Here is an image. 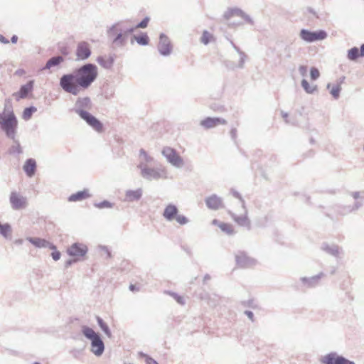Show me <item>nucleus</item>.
Instances as JSON below:
<instances>
[{
    "instance_id": "f257e3e1",
    "label": "nucleus",
    "mask_w": 364,
    "mask_h": 364,
    "mask_svg": "<svg viewBox=\"0 0 364 364\" xmlns=\"http://www.w3.org/2000/svg\"><path fill=\"white\" fill-rule=\"evenodd\" d=\"M97 68L95 65L86 64L75 73L64 75L60 78V86L67 92L77 95L81 89L90 86L97 77Z\"/></svg>"
},
{
    "instance_id": "f03ea898",
    "label": "nucleus",
    "mask_w": 364,
    "mask_h": 364,
    "mask_svg": "<svg viewBox=\"0 0 364 364\" xmlns=\"http://www.w3.org/2000/svg\"><path fill=\"white\" fill-rule=\"evenodd\" d=\"M0 124L8 136L14 137L18 122L12 111H4L0 114Z\"/></svg>"
},
{
    "instance_id": "7ed1b4c3",
    "label": "nucleus",
    "mask_w": 364,
    "mask_h": 364,
    "mask_svg": "<svg viewBox=\"0 0 364 364\" xmlns=\"http://www.w3.org/2000/svg\"><path fill=\"white\" fill-rule=\"evenodd\" d=\"M82 333L88 339L91 340V350L96 355H100L104 351V343L100 336L92 328L84 326Z\"/></svg>"
},
{
    "instance_id": "20e7f679",
    "label": "nucleus",
    "mask_w": 364,
    "mask_h": 364,
    "mask_svg": "<svg viewBox=\"0 0 364 364\" xmlns=\"http://www.w3.org/2000/svg\"><path fill=\"white\" fill-rule=\"evenodd\" d=\"M300 37L304 41L314 42L325 39L327 37V33L322 30L317 31H310L306 29H302L300 31Z\"/></svg>"
},
{
    "instance_id": "39448f33",
    "label": "nucleus",
    "mask_w": 364,
    "mask_h": 364,
    "mask_svg": "<svg viewBox=\"0 0 364 364\" xmlns=\"http://www.w3.org/2000/svg\"><path fill=\"white\" fill-rule=\"evenodd\" d=\"M162 154L166 156L168 161L175 166L180 167L183 165V160L181 157L176 153V151L171 147H165Z\"/></svg>"
},
{
    "instance_id": "423d86ee",
    "label": "nucleus",
    "mask_w": 364,
    "mask_h": 364,
    "mask_svg": "<svg viewBox=\"0 0 364 364\" xmlns=\"http://www.w3.org/2000/svg\"><path fill=\"white\" fill-rule=\"evenodd\" d=\"M9 199L12 208L15 210L25 208L27 205L26 198L17 192H11Z\"/></svg>"
},
{
    "instance_id": "0eeeda50",
    "label": "nucleus",
    "mask_w": 364,
    "mask_h": 364,
    "mask_svg": "<svg viewBox=\"0 0 364 364\" xmlns=\"http://www.w3.org/2000/svg\"><path fill=\"white\" fill-rule=\"evenodd\" d=\"M80 117L85 119L91 127H92L96 131L100 132L103 130V126L102 123L96 119L94 116L90 114L89 112L82 111L80 112Z\"/></svg>"
},
{
    "instance_id": "6e6552de",
    "label": "nucleus",
    "mask_w": 364,
    "mask_h": 364,
    "mask_svg": "<svg viewBox=\"0 0 364 364\" xmlns=\"http://www.w3.org/2000/svg\"><path fill=\"white\" fill-rule=\"evenodd\" d=\"M91 55V50L88 43L80 42L76 49V55L78 60H85Z\"/></svg>"
},
{
    "instance_id": "1a4fd4ad",
    "label": "nucleus",
    "mask_w": 364,
    "mask_h": 364,
    "mask_svg": "<svg viewBox=\"0 0 364 364\" xmlns=\"http://www.w3.org/2000/svg\"><path fill=\"white\" fill-rule=\"evenodd\" d=\"M87 252L86 245L79 243L72 245L67 250L70 256L75 257H82L85 255Z\"/></svg>"
},
{
    "instance_id": "9d476101",
    "label": "nucleus",
    "mask_w": 364,
    "mask_h": 364,
    "mask_svg": "<svg viewBox=\"0 0 364 364\" xmlns=\"http://www.w3.org/2000/svg\"><path fill=\"white\" fill-rule=\"evenodd\" d=\"M237 266L240 268H250L255 264L253 259L248 257L246 254L241 252L236 256Z\"/></svg>"
},
{
    "instance_id": "9b49d317",
    "label": "nucleus",
    "mask_w": 364,
    "mask_h": 364,
    "mask_svg": "<svg viewBox=\"0 0 364 364\" xmlns=\"http://www.w3.org/2000/svg\"><path fill=\"white\" fill-rule=\"evenodd\" d=\"M200 124L205 129H211L220 124H225L226 120L219 117H207L203 119Z\"/></svg>"
},
{
    "instance_id": "f8f14e48",
    "label": "nucleus",
    "mask_w": 364,
    "mask_h": 364,
    "mask_svg": "<svg viewBox=\"0 0 364 364\" xmlns=\"http://www.w3.org/2000/svg\"><path fill=\"white\" fill-rule=\"evenodd\" d=\"M158 48L159 52L162 55H166L171 53L172 47L170 41L167 36L163 34L160 36Z\"/></svg>"
},
{
    "instance_id": "ddd939ff",
    "label": "nucleus",
    "mask_w": 364,
    "mask_h": 364,
    "mask_svg": "<svg viewBox=\"0 0 364 364\" xmlns=\"http://www.w3.org/2000/svg\"><path fill=\"white\" fill-rule=\"evenodd\" d=\"M33 88V81H29L26 85L21 86L19 91L14 93V96L15 99L18 101L21 99H24L28 97V94L31 93Z\"/></svg>"
},
{
    "instance_id": "4468645a",
    "label": "nucleus",
    "mask_w": 364,
    "mask_h": 364,
    "mask_svg": "<svg viewBox=\"0 0 364 364\" xmlns=\"http://www.w3.org/2000/svg\"><path fill=\"white\" fill-rule=\"evenodd\" d=\"M32 245L38 248L48 247L50 250H55L56 247L52 243L49 242L45 239L39 237H28L27 238Z\"/></svg>"
},
{
    "instance_id": "2eb2a0df",
    "label": "nucleus",
    "mask_w": 364,
    "mask_h": 364,
    "mask_svg": "<svg viewBox=\"0 0 364 364\" xmlns=\"http://www.w3.org/2000/svg\"><path fill=\"white\" fill-rule=\"evenodd\" d=\"M205 203L210 209L218 210L223 207V201L221 198L216 195L208 197L205 200Z\"/></svg>"
},
{
    "instance_id": "dca6fc26",
    "label": "nucleus",
    "mask_w": 364,
    "mask_h": 364,
    "mask_svg": "<svg viewBox=\"0 0 364 364\" xmlns=\"http://www.w3.org/2000/svg\"><path fill=\"white\" fill-rule=\"evenodd\" d=\"M212 224L218 226L223 232L228 235H232L234 233V228L231 224L220 222L216 219L212 221Z\"/></svg>"
},
{
    "instance_id": "f3484780",
    "label": "nucleus",
    "mask_w": 364,
    "mask_h": 364,
    "mask_svg": "<svg viewBox=\"0 0 364 364\" xmlns=\"http://www.w3.org/2000/svg\"><path fill=\"white\" fill-rule=\"evenodd\" d=\"M178 213L177 208L173 205H168L164 209L163 215L168 220H172L174 219Z\"/></svg>"
},
{
    "instance_id": "a211bd4d",
    "label": "nucleus",
    "mask_w": 364,
    "mask_h": 364,
    "mask_svg": "<svg viewBox=\"0 0 364 364\" xmlns=\"http://www.w3.org/2000/svg\"><path fill=\"white\" fill-rule=\"evenodd\" d=\"M364 56V44L360 47V50L356 47L350 49L348 52V58L351 60H356L358 57Z\"/></svg>"
},
{
    "instance_id": "6ab92c4d",
    "label": "nucleus",
    "mask_w": 364,
    "mask_h": 364,
    "mask_svg": "<svg viewBox=\"0 0 364 364\" xmlns=\"http://www.w3.org/2000/svg\"><path fill=\"white\" fill-rule=\"evenodd\" d=\"M90 196L87 190H84L82 191H79L76 193L72 194L68 200L71 202H76L85 200Z\"/></svg>"
},
{
    "instance_id": "aec40b11",
    "label": "nucleus",
    "mask_w": 364,
    "mask_h": 364,
    "mask_svg": "<svg viewBox=\"0 0 364 364\" xmlns=\"http://www.w3.org/2000/svg\"><path fill=\"white\" fill-rule=\"evenodd\" d=\"M36 164L33 159H28L23 166V170L28 176H32L36 171Z\"/></svg>"
},
{
    "instance_id": "412c9836",
    "label": "nucleus",
    "mask_w": 364,
    "mask_h": 364,
    "mask_svg": "<svg viewBox=\"0 0 364 364\" xmlns=\"http://www.w3.org/2000/svg\"><path fill=\"white\" fill-rule=\"evenodd\" d=\"M339 355L336 353H329L323 356L321 361L323 364H337Z\"/></svg>"
},
{
    "instance_id": "4be33fe9",
    "label": "nucleus",
    "mask_w": 364,
    "mask_h": 364,
    "mask_svg": "<svg viewBox=\"0 0 364 364\" xmlns=\"http://www.w3.org/2000/svg\"><path fill=\"white\" fill-rule=\"evenodd\" d=\"M231 214L233 220L240 225L242 226H249L250 225V221L247 218V216L246 213L244 215L242 216H237L235 214L230 212Z\"/></svg>"
},
{
    "instance_id": "5701e85b",
    "label": "nucleus",
    "mask_w": 364,
    "mask_h": 364,
    "mask_svg": "<svg viewBox=\"0 0 364 364\" xmlns=\"http://www.w3.org/2000/svg\"><path fill=\"white\" fill-rule=\"evenodd\" d=\"M97 62L102 67L105 68H109L112 67L114 60L112 57H100L97 59Z\"/></svg>"
},
{
    "instance_id": "b1692460",
    "label": "nucleus",
    "mask_w": 364,
    "mask_h": 364,
    "mask_svg": "<svg viewBox=\"0 0 364 364\" xmlns=\"http://www.w3.org/2000/svg\"><path fill=\"white\" fill-rule=\"evenodd\" d=\"M141 173L144 177L147 178H159V173L154 169L144 168L141 171Z\"/></svg>"
},
{
    "instance_id": "393cba45",
    "label": "nucleus",
    "mask_w": 364,
    "mask_h": 364,
    "mask_svg": "<svg viewBox=\"0 0 364 364\" xmlns=\"http://www.w3.org/2000/svg\"><path fill=\"white\" fill-rule=\"evenodd\" d=\"M63 61V58L60 56L53 57L50 58L46 65V68L50 69L53 66L59 65Z\"/></svg>"
},
{
    "instance_id": "a878e982",
    "label": "nucleus",
    "mask_w": 364,
    "mask_h": 364,
    "mask_svg": "<svg viewBox=\"0 0 364 364\" xmlns=\"http://www.w3.org/2000/svg\"><path fill=\"white\" fill-rule=\"evenodd\" d=\"M301 85L308 93H313L317 89V86L316 85H310L306 80H303L301 81Z\"/></svg>"
},
{
    "instance_id": "bb28decb",
    "label": "nucleus",
    "mask_w": 364,
    "mask_h": 364,
    "mask_svg": "<svg viewBox=\"0 0 364 364\" xmlns=\"http://www.w3.org/2000/svg\"><path fill=\"white\" fill-rule=\"evenodd\" d=\"M134 38L136 40V41L140 44V45H147L149 42V38L146 33H143L140 36H134Z\"/></svg>"
},
{
    "instance_id": "cd10ccee",
    "label": "nucleus",
    "mask_w": 364,
    "mask_h": 364,
    "mask_svg": "<svg viewBox=\"0 0 364 364\" xmlns=\"http://www.w3.org/2000/svg\"><path fill=\"white\" fill-rule=\"evenodd\" d=\"M120 32H122V30L119 28L117 26H114L109 30L108 36L113 43L114 41V38H116L117 34H119Z\"/></svg>"
},
{
    "instance_id": "c85d7f7f",
    "label": "nucleus",
    "mask_w": 364,
    "mask_h": 364,
    "mask_svg": "<svg viewBox=\"0 0 364 364\" xmlns=\"http://www.w3.org/2000/svg\"><path fill=\"white\" fill-rule=\"evenodd\" d=\"M36 108L34 107H28V108H26L24 110H23V114H22V117L24 120H28L33 112H36Z\"/></svg>"
},
{
    "instance_id": "c756f323",
    "label": "nucleus",
    "mask_w": 364,
    "mask_h": 364,
    "mask_svg": "<svg viewBox=\"0 0 364 364\" xmlns=\"http://www.w3.org/2000/svg\"><path fill=\"white\" fill-rule=\"evenodd\" d=\"M328 88L330 89V92L333 95L334 98H338L340 95V92L341 90V87L339 85H333L331 87L330 85H328Z\"/></svg>"
},
{
    "instance_id": "7c9ffc66",
    "label": "nucleus",
    "mask_w": 364,
    "mask_h": 364,
    "mask_svg": "<svg viewBox=\"0 0 364 364\" xmlns=\"http://www.w3.org/2000/svg\"><path fill=\"white\" fill-rule=\"evenodd\" d=\"M213 39V35L207 31H203V35L201 36L200 41L201 42L206 45L210 43Z\"/></svg>"
},
{
    "instance_id": "2f4dec72",
    "label": "nucleus",
    "mask_w": 364,
    "mask_h": 364,
    "mask_svg": "<svg viewBox=\"0 0 364 364\" xmlns=\"http://www.w3.org/2000/svg\"><path fill=\"white\" fill-rule=\"evenodd\" d=\"M0 234L4 237H8L11 234V227L8 224H0Z\"/></svg>"
},
{
    "instance_id": "473e14b6",
    "label": "nucleus",
    "mask_w": 364,
    "mask_h": 364,
    "mask_svg": "<svg viewBox=\"0 0 364 364\" xmlns=\"http://www.w3.org/2000/svg\"><path fill=\"white\" fill-rule=\"evenodd\" d=\"M97 322L99 323V326H100V328L103 330V331L109 337L111 336V333H110V331L108 328V326H107V324L102 321V318H100V317H97Z\"/></svg>"
},
{
    "instance_id": "72a5a7b5",
    "label": "nucleus",
    "mask_w": 364,
    "mask_h": 364,
    "mask_svg": "<svg viewBox=\"0 0 364 364\" xmlns=\"http://www.w3.org/2000/svg\"><path fill=\"white\" fill-rule=\"evenodd\" d=\"M125 39H126L125 34H123L122 32H120L119 34H117L116 38H114V41L113 43H115L116 45H118V46H122L124 44Z\"/></svg>"
},
{
    "instance_id": "f704fd0d",
    "label": "nucleus",
    "mask_w": 364,
    "mask_h": 364,
    "mask_svg": "<svg viewBox=\"0 0 364 364\" xmlns=\"http://www.w3.org/2000/svg\"><path fill=\"white\" fill-rule=\"evenodd\" d=\"M127 196L131 200H137L141 197V193L140 191H130Z\"/></svg>"
},
{
    "instance_id": "c9c22d12",
    "label": "nucleus",
    "mask_w": 364,
    "mask_h": 364,
    "mask_svg": "<svg viewBox=\"0 0 364 364\" xmlns=\"http://www.w3.org/2000/svg\"><path fill=\"white\" fill-rule=\"evenodd\" d=\"M310 75H311V79L313 80H315L319 77L320 73L317 68H312L310 71Z\"/></svg>"
},
{
    "instance_id": "e433bc0d",
    "label": "nucleus",
    "mask_w": 364,
    "mask_h": 364,
    "mask_svg": "<svg viewBox=\"0 0 364 364\" xmlns=\"http://www.w3.org/2000/svg\"><path fill=\"white\" fill-rule=\"evenodd\" d=\"M149 21V18L146 17L144 18L136 27L135 28H146Z\"/></svg>"
},
{
    "instance_id": "4c0bfd02",
    "label": "nucleus",
    "mask_w": 364,
    "mask_h": 364,
    "mask_svg": "<svg viewBox=\"0 0 364 364\" xmlns=\"http://www.w3.org/2000/svg\"><path fill=\"white\" fill-rule=\"evenodd\" d=\"M174 219L180 224L184 225L188 222V219L184 215H176Z\"/></svg>"
},
{
    "instance_id": "58836bf2",
    "label": "nucleus",
    "mask_w": 364,
    "mask_h": 364,
    "mask_svg": "<svg viewBox=\"0 0 364 364\" xmlns=\"http://www.w3.org/2000/svg\"><path fill=\"white\" fill-rule=\"evenodd\" d=\"M140 156L143 159V160L147 162L151 160V158L146 154V152L144 149L140 150Z\"/></svg>"
},
{
    "instance_id": "ea45409f",
    "label": "nucleus",
    "mask_w": 364,
    "mask_h": 364,
    "mask_svg": "<svg viewBox=\"0 0 364 364\" xmlns=\"http://www.w3.org/2000/svg\"><path fill=\"white\" fill-rule=\"evenodd\" d=\"M337 364H354V363L339 355Z\"/></svg>"
},
{
    "instance_id": "a19ab883",
    "label": "nucleus",
    "mask_w": 364,
    "mask_h": 364,
    "mask_svg": "<svg viewBox=\"0 0 364 364\" xmlns=\"http://www.w3.org/2000/svg\"><path fill=\"white\" fill-rule=\"evenodd\" d=\"M53 250V252H52L51 256L54 260L57 261L60 258V252L57 251L56 249Z\"/></svg>"
},
{
    "instance_id": "79ce46f5",
    "label": "nucleus",
    "mask_w": 364,
    "mask_h": 364,
    "mask_svg": "<svg viewBox=\"0 0 364 364\" xmlns=\"http://www.w3.org/2000/svg\"><path fill=\"white\" fill-rule=\"evenodd\" d=\"M173 297L178 304H184V298L183 296L174 295Z\"/></svg>"
},
{
    "instance_id": "37998d69",
    "label": "nucleus",
    "mask_w": 364,
    "mask_h": 364,
    "mask_svg": "<svg viewBox=\"0 0 364 364\" xmlns=\"http://www.w3.org/2000/svg\"><path fill=\"white\" fill-rule=\"evenodd\" d=\"M307 71V68L306 66H300L299 67V72L302 75H305Z\"/></svg>"
},
{
    "instance_id": "c03bdc74",
    "label": "nucleus",
    "mask_w": 364,
    "mask_h": 364,
    "mask_svg": "<svg viewBox=\"0 0 364 364\" xmlns=\"http://www.w3.org/2000/svg\"><path fill=\"white\" fill-rule=\"evenodd\" d=\"M235 13H236V11H229L227 13H225V17L228 19L230 16H233Z\"/></svg>"
},
{
    "instance_id": "a18cd8bd",
    "label": "nucleus",
    "mask_w": 364,
    "mask_h": 364,
    "mask_svg": "<svg viewBox=\"0 0 364 364\" xmlns=\"http://www.w3.org/2000/svg\"><path fill=\"white\" fill-rule=\"evenodd\" d=\"M146 364H158L155 360H154L151 358H148L146 360Z\"/></svg>"
},
{
    "instance_id": "49530a36",
    "label": "nucleus",
    "mask_w": 364,
    "mask_h": 364,
    "mask_svg": "<svg viewBox=\"0 0 364 364\" xmlns=\"http://www.w3.org/2000/svg\"><path fill=\"white\" fill-rule=\"evenodd\" d=\"M0 42H1L2 43H4V44H6V43H9V40H7L4 36L2 35H0Z\"/></svg>"
},
{
    "instance_id": "de8ad7c7",
    "label": "nucleus",
    "mask_w": 364,
    "mask_h": 364,
    "mask_svg": "<svg viewBox=\"0 0 364 364\" xmlns=\"http://www.w3.org/2000/svg\"><path fill=\"white\" fill-rule=\"evenodd\" d=\"M98 206L100 208H103V207L109 208V207H111L109 203H108V202H103L102 204L99 205Z\"/></svg>"
},
{
    "instance_id": "09e8293b",
    "label": "nucleus",
    "mask_w": 364,
    "mask_h": 364,
    "mask_svg": "<svg viewBox=\"0 0 364 364\" xmlns=\"http://www.w3.org/2000/svg\"><path fill=\"white\" fill-rule=\"evenodd\" d=\"M17 41H18V37H17L16 36H12V38H11V42H12L13 43H16L17 42Z\"/></svg>"
},
{
    "instance_id": "8fccbe9b",
    "label": "nucleus",
    "mask_w": 364,
    "mask_h": 364,
    "mask_svg": "<svg viewBox=\"0 0 364 364\" xmlns=\"http://www.w3.org/2000/svg\"><path fill=\"white\" fill-rule=\"evenodd\" d=\"M25 73V71L23 70H18L16 72V75H21Z\"/></svg>"
},
{
    "instance_id": "3c124183",
    "label": "nucleus",
    "mask_w": 364,
    "mask_h": 364,
    "mask_svg": "<svg viewBox=\"0 0 364 364\" xmlns=\"http://www.w3.org/2000/svg\"><path fill=\"white\" fill-rule=\"evenodd\" d=\"M246 314L250 319H252L253 314L251 311H247Z\"/></svg>"
},
{
    "instance_id": "603ef678",
    "label": "nucleus",
    "mask_w": 364,
    "mask_h": 364,
    "mask_svg": "<svg viewBox=\"0 0 364 364\" xmlns=\"http://www.w3.org/2000/svg\"><path fill=\"white\" fill-rule=\"evenodd\" d=\"M129 289H130L132 291H134V290H135V287H134V285H133V284L130 285Z\"/></svg>"
},
{
    "instance_id": "864d4df0",
    "label": "nucleus",
    "mask_w": 364,
    "mask_h": 364,
    "mask_svg": "<svg viewBox=\"0 0 364 364\" xmlns=\"http://www.w3.org/2000/svg\"><path fill=\"white\" fill-rule=\"evenodd\" d=\"M106 252H107V256H108L109 257H111V254H110V252H109L107 250H106Z\"/></svg>"
},
{
    "instance_id": "5fc2aeb1",
    "label": "nucleus",
    "mask_w": 364,
    "mask_h": 364,
    "mask_svg": "<svg viewBox=\"0 0 364 364\" xmlns=\"http://www.w3.org/2000/svg\"><path fill=\"white\" fill-rule=\"evenodd\" d=\"M62 53H63V54H65V55L68 54V52H67L66 50H65V51L62 50Z\"/></svg>"
},
{
    "instance_id": "6e6d98bb",
    "label": "nucleus",
    "mask_w": 364,
    "mask_h": 364,
    "mask_svg": "<svg viewBox=\"0 0 364 364\" xmlns=\"http://www.w3.org/2000/svg\"><path fill=\"white\" fill-rule=\"evenodd\" d=\"M133 31H134V29H133V28H132V29H130L129 31V32H133Z\"/></svg>"
},
{
    "instance_id": "4d7b16f0",
    "label": "nucleus",
    "mask_w": 364,
    "mask_h": 364,
    "mask_svg": "<svg viewBox=\"0 0 364 364\" xmlns=\"http://www.w3.org/2000/svg\"><path fill=\"white\" fill-rule=\"evenodd\" d=\"M33 364H39V363H33Z\"/></svg>"
}]
</instances>
